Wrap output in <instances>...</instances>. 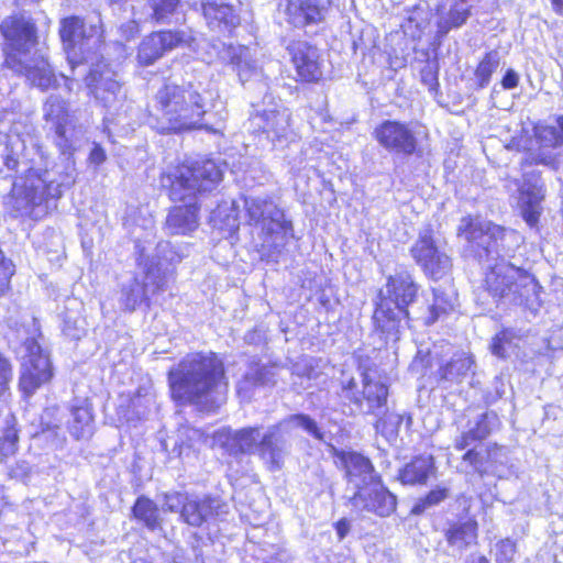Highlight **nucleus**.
<instances>
[{
	"label": "nucleus",
	"instance_id": "f257e3e1",
	"mask_svg": "<svg viewBox=\"0 0 563 563\" xmlns=\"http://www.w3.org/2000/svg\"><path fill=\"white\" fill-rule=\"evenodd\" d=\"M479 261H486L485 287L497 305L521 306L537 312L541 306V286L526 271L508 263L499 254V241L506 230L490 221L464 217L457 228Z\"/></svg>",
	"mask_w": 563,
	"mask_h": 563
},
{
	"label": "nucleus",
	"instance_id": "f03ea898",
	"mask_svg": "<svg viewBox=\"0 0 563 563\" xmlns=\"http://www.w3.org/2000/svg\"><path fill=\"white\" fill-rule=\"evenodd\" d=\"M300 428L319 441L324 440V434L317 422L308 415H290L262 432L260 427L232 430L222 428L213 434V445L220 446L230 455L257 454L267 465L269 471H278L283 467L288 454L286 435Z\"/></svg>",
	"mask_w": 563,
	"mask_h": 563
},
{
	"label": "nucleus",
	"instance_id": "7ed1b4c3",
	"mask_svg": "<svg viewBox=\"0 0 563 563\" xmlns=\"http://www.w3.org/2000/svg\"><path fill=\"white\" fill-rule=\"evenodd\" d=\"M206 99L190 82H165L155 93L151 117L161 133H177L194 129L218 130L202 125L207 112Z\"/></svg>",
	"mask_w": 563,
	"mask_h": 563
},
{
	"label": "nucleus",
	"instance_id": "20e7f679",
	"mask_svg": "<svg viewBox=\"0 0 563 563\" xmlns=\"http://www.w3.org/2000/svg\"><path fill=\"white\" fill-rule=\"evenodd\" d=\"M172 397L180 402L213 399L227 388L224 367L213 353L187 354L169 369Z\"/></svg>",
	"mask_w": 563,
	"mask_h": 563
},
{
	"label": "nucleus",
	"instance_id": "39448f33",
	"mask_svg": "<svg viewBox=\"0 0 563 563\" xmlns=\"http://www.w3.org/2000/svg\"><path fill=\"white\" fill-rule=\"evenodd\" d=\"M419 287L408 272H399L389 276L384 289L379 291L378 302L373 314L375 330L385 340H398L405 319L409 313L407 307L418 295Z\"/></svg>",
	"mask_w": 563,
	"mask_h": 563
},
{
	"label": "nucleus",
	"instance_id": "423d86ee",
	"mask_svg": "<svg viewBox=\"0 0 563 563\" xmlns=\"http://www.w3.org/2000/svg\"><path fill=\"white\" fill-rule=\"evenodd\" d=\"M173 200L195 198L197 192L212 190L222 179V170L212 159H187L168 176Z\"/></svg>",
	"mask_w": 563,
	"mask_h": 563
},
{
	"label": "nucleus",
	"instance_id": "0eeeda50",
	"mask_svg": "<svg viewBox=\"0 0 563 563\" xmlns=\"http://www.w3.org/2000/svg\"><path fill=\"white\" fill-rule=\"evenodd\" d=\"M244 208L249 222L261 229L264 244L283 247L292 236V224L286 220L284 210L268 196L245 197Z\"/></svg>",
	"mask_w": 563,
	"mask_h": 563
},
{
	"label": "nucleus",
	"instance_id": "6e6552de",
	"mask_svg": "<svg viewBox=\"0 0 563 563\" xmlns=\"http://www.w3.org/2000/svg\"><path fill=\"white\" fill-rule=\"evenodd\" d=\"M342 395L361 412L378 416L387 406L388 387L375 374H362V388L354 378L342 382Z\"/></svg>",
	"mask_w": 563,
	"mask_h": 563
},
{
	"label": "nucleus",
	"instance_id": "1a4fd4ad",
	"mask_svg": "<svg viewBox=\"0 0 563 563\" xmlns=\"http://www.w3.org/2000/svg\"><path fill=\"white\" fill-rule=\"evenodd\" d=\"M59 33L69 64L74 67L78 53L84 55L90 44L96 45L100 42L102 27L98 16L88 25L78 16H68L62 21Z\"/></svg>",
	"mask_w": 563,
	"mask_h": 563
},
{
	"label": "nucleus",
	"instance_id": "9d476101",
	"mask_svg": "<svg viewBox=\"0 0 563 563\" xmlns=\"http://www.w3.org/2000/svg\"><path fill=\"white\" fill-rule=\"evenodd\" d=\"M290 111L282 104L258 110L251 117V125L261 131L275 148H284L295 142L296 134L290 129Z\"/></svg>",
	"mask_w": 563,
	"mask_h": 563
},
{
	"label": "nucleus",
	"instance_id": "9b49d317",
	"mask_svg": "<svg viewBox=\"0 0 563 563\" xmlns=\"http://www.w3.org/2000/svg\"><path fill=\"white\" fill-rule=\"evenodd\" d=\"M85 81L89 92L104 108H115L125 99L118 74L103 59L92 65Z\"/></svg>",
	"mask_w": 563,
	"mask_h": 563
},
{
	"label": "nucleus",
	"instance_id": "f8f14e48",
	"mask_svg": "<svg viewBox=\"0 0 563 563\" xmlns=\"http://www.w3.org/2000/svg\"><path fill=\"white\" fill-rule=\"evenodd\" d=\"M410 253L424 273L434 279L448 274L452 267L450 256L437 245L430 229H424L419 233Z\"/></svg>",
	"mask_w": 563,
	"mask_h": 563
},
{
	"label": "nucleus",
	"instance_id": "ddd939ff",
	"mask_svg": "<svg viewBox=\"0 0 563 563\" xmlns=\"http://www.w3.org/2000/svg\"><path fill=\"white\" fill-rule=\"evenodd\" d=\"M506 187H512L519 192L518 205L521 216L529 227H536L541 216V201L544 198L543 184L534 172L526 173L520 183L517 179L509 180Z\"/></svg>",
	"mask_w": 563,
	"mask_h": 563
},
{
	"label": "nucleus",
	"instance_id": "4468645a",
	"mask_svg": "<svg viewBox=\"0 0 563 563\" xmlns=\"http://www.w3.org/2000/svg\"><path fill=\"white\" fill-rule=\"evenodd\" d=\"M373 134L378 144L390 153L409 156L417 150L418 141L408 123L385 120L375 128Z\"/></svg>",
	"mask_w": 563,
	"mask_h": 563
},
{
	"label": "nucleus",
	"instance_id": "2eb2a0df",
	"mask_svg": "<svg viewBox=\"0 0 563 563\" xmlns=\"http://www.w3.org/2000/svg\"><path fill=\"white\" fill-rule=\"evenodd\" d=\"M221 58L228 62L236 73L241 84L265 79L262 55L244 45H228L221 52Z\"/></svg>",
	"mask_w": 563,
	"mask_h": 563
},
{
	"label": "nucleus",
	"instance_id": "dca6fc26",
	"mask_svg": "<svg viewBox=\"0 0 563 563\" xmlns=\"http://www.w3.org/2000/svg\"><path fill=\"white\" fill-rule=\"evenodd\" d=\"M142 269L144 275L142 280L134 277L122 288L121 302L126 310L133 311L140 303L165 288L162 268L157 272L151 267Z\"/></svg>",
	"mask_w": 563,
	"mask_h": 563
},
{
	"label": "nucleus",
	"instance_id": "f3484780",
	"mask_svg": "<svg viewBox=\"0 0 563 563\" xmlns=\"http://www.w3.org/2000/svg\"><path fill=\"white\" fill-rule=\"evenodd\" d=\"M350 503L357 511L374 512L379 517L389 516L396 509V496L378 483L355 492Z\"/></svg>",
	"mask_w": 563,
	"mask_h": 563
},
{
	"label": "nucleus",
	"instance_id": "a211bd4d",
	"mask_svg": "<svg viewBox=\"0 0 563 563\" xmlns=\"http://www.w3.org/2000/svg\"><path fill=\"white\" fill-rule=\"evenodd\" d=\"M0 31L8 42L10 51L8 55L15 57L16 54L26 53L34 44V24L32 19L23 15H13L4 19L0 24Z\"/></svg>",
	"mask_w": 563,
	"mask_h": 563
},
{
	"label": "nucleus",
	"instance_id": "6ab92c4d",
	"mask_svg": "<svg viewBox=\"0 0 563 563\" xmlns=\"http://www.w3.org/2000/svg\"><path fill=\"white\" fill-rule=\"evenodd\" d=\"M35 173L29 169L26 175L16 178L4 205L14 218L32 216L35 208Z\"/></svg>",
	"mask_w": 563,
	"mask_h": 563
},
{
	"label": "nucleus",
	"instance_id": "aec40b11",
	"mask_svg": "<svg viewBox=\"0 0 563 563\" xmlns=\"http://www.w3.org/2000/svg\"><path fill=\"white\" fill-rule=\"evenodd\" d=\"M184 41V34L174 31L153 32L144 37L137 48V62L150 66Z\"/></svg>",
	"mask_w": 563,
	"mask_h": 563
},
{
	"label": "nucleus",
	"instance_id": "412c9836",
	"mask_svg": "<svg viewBox=\"0 0 563 563\" xmlns=\"http://www.w3.org/2000/svg\"><path fill=\"white\" fill-rule=\"evenodd\" d=\"M330 0H289L285 14L295 27H306L322 23L330 10Z\"/></svg>",
	"mask_w": 563,
	"mask_h": 563
},
{
	"label": "nucleus",
	"instance_id": "4be33fe9",
	"mask_svg": "<svg viewBox=\"0 0 563 563\" xmlns=\"http://www.w3.org/2000/svg\"><path fill=\"white\" fill-rule=\"evenodd\" d=\"M228 512V505L220 498L205 496L202 498L191 496L180 510L181 519L192 527H200L210 519Z\"/></svg>",
	"mask_w": 563,
	"mask_h": 563
},
{
	"label": "nucleus",
	"instance_id": "5701e85b",
	"mask_svg": "<svg viewBox=\"0 0 563 563\" xmlns=\"http://www.w3.org/2000/svg\"><path fill=\"white\" fill-rule=\"evenodd\" d=\"M43 118L51 124L57 137L59 146L70 147L68 133L73 129V117L67 102L60 95L52 93L43 104Z\"/></svg>",
	"mask_w": 563,
	"mask_h": 563
},
{
	"label": "nucleus",
	"instance_id": "b1692460",
	"mask_svg": "<svg viewBox=\"0 0 563 563\" xmlns=\"http://www.w3.org/2000/svg\"><path fill=\"white\" fill-rule=\"evenodd\" d=\"M471 0H440L437 7V34L445 36L463 26L471 15Z\"/></svg>",
	"mask_w": 563,
	"mask_h": 563
},
{
	"label": "nucleus",
	"instance_id": "393cba45",
	"mask_svg": "<svg viewBox=\"0 0 563 563\" xmlns=\"http://www.w3.org/2000/svg\"><path fill=\"white\" fill-rule=\"evenodd\" d=\"M287 48L297 74L302 80L316 81L322 76L317 47L305 41H297L289 44Z\"/></svg>",
	"mask_w": 563,
	"mask_h": 563
},
{
	"label": "nucleus",
	"instance_id": "a878e982",
	"mask_svg": "<svg viewBox=\"0 0 563 563\" xmlns=\"http://www.w3.org/2000/svg\"><path fill=\"white\" fill-rule=\"evenodd\" d=\"M202 9L209 29L217 33H230L240 23L235 9L223 0H206Z\"/></svg>",
	"mask_w": 563,
	"mask_h": 563
},
{
	"label": "nucleus",
	"instance_id": "bb28decb",
	"mask_svg": "<svg viewBox=\"0 0 563 563\" xmlns=\"http://www.w3.org/2000/svg\"><path fill=\"white\" fill-rule=\"evenodd\" d=\"M199 207L196 202L172 208L165 220V231L170 235H188L199 225Z\"/></svg>",
	"mask_w": 563,
	"mask_h": 563
},
{
	"label": "nucleus",
	"instance_id": "cd10ccee",
	"mask_svg": "<svg viewBox=\"0 0 563 563\" xmlns=\"http://www.w3.org/2000/svg\"><path fill=\"white\" fill-rule=\"evenodd\" d=\"M137 249V264L141 268L147 269L151 267L154 272L162 268L164 276V285L166 284V276L169 273V266L180 262L181 255L175 250L169 242H159L156 246V256L150 257L146 246L136 245Z\"/></svg>",
	"mask_w": 563,
	"mask_h": 563
},
{
	"label": "nucleus",
	"instance_id": "c85d7f7f",
	"mask_svg": "<svg viewBox=\"0 0 563 563\" xmlns=\"http://www.w3.org/2000/svg\"><path fill=\"white\" fill-rule=\"evenodd\" d=\"M342 461L345 467L347 483L355 492L376 483L373 465L367 457L355 452H350L344 454Z\"/></svg>",
	"mask_w": 563,
	"mask_h": 563
},
{
	"label": "nucleus",
	"instance_id": "c756f323",
	"mask_svg": "<svg viewBox=\"0 0 563 563\" xmlns=\"http://www.w3.org/2000/svg\"><path fill=\"white\" fill-rule=\"evenodd\" d=\"M276 383V371L272 366H257L251 368L243 379L238 383V395L242 400H250L251 388L255 386H273Z\"/></svg>",
	"mask_w": 563,
	"mask_h": 563
},
{
	"label": "nucleus",
	"instance_id": "7c9ffc66",
	"mask_svg": "<svg viewBox=\"0 0 563 563\" xmlns=\"http://www.w3.org/2000/svg\"><path fill=\"white\" fill-rule=\"evenodd\" d=\"M505 456L504 449L496 444L488 448L485 453L476 450H468L463 460L468 462L474 471L481 475L484 474H497V466L495 463H503L501 459Z\"/></svg>",
	"mask_w": 563,
	"mask_h": 563
},
{
	"label": "nucleus",
	"instance_id": "2f4dec72",
	"mask_svg": "<svg viewBox=\"0 0 563 563\" xmlns=\"http://www.w3.org/2000/svg\"><path fill=\"white\" fill-rule=\"evenodd\" d=\"M433 472V457L431 455H420L405 465L399 473V478L402 484H423Z\"/></svg>",
	"mask_w": 563,
	"mask_h": 563
},
{
	"label": "nucleus",
	"instance_id": "473e14b6",
	"mask_svg": "<svg viewBox=\"0 0 563 563\" xmlns=\"http://www.w3.org/2000/svg\"><path fill=\"white\" fill-rule=\"evenodd\" d=\"M473 364L474 361L471 355L465 352L456 353L450 362L440 367V379L451 383H460L467 376Z\"/></svg>",
	"mask_w": 563,
	"mask_h": 563
},
{
	"label": "nucleus",
	"instance_id": "72a5a7b5",
	"mask_svg": "<svg viewBox=\"0 0 563 563\" xmlns=\"http://www.w3.org/2000/svg\"><path fill=\"white\" fill-rule=\"evenodd\" d=\"M35 344V340H26L20 353L22 358V369L20 376V388L26 397H32L35 393V356L32 352V347Z\"/></svg>",
	"mask_w": 563,
	"mask_h": 563
},
{
	"label": "nucleus",
	"instance_id": "f704fd0d",
	"mask_svg": "<svg viewBox=\"0 0 563 563\" xmlns=\"http://www.w3.org/2000/svg\"><path fill=\"white\" fill-rule=\"evenodd\" d=\"M445 536L450 545L463 550L476 541L477 522L474 520L456 522L448 529Z\"/></svg>",
	"mask_w": 563,
	"mask_h": 563
},
{
	"label": "nucleus",
	"instance_id": "c9c22d12",
	"mask_svg": "<svg viewBox=\"0 0 563 563\" xmlns=\"http://www.w3.org/2000/svg\"><path fill=\"white\" fill-rule=\"evenodd\" d=\"M135 519L142 521L150 530L161 527L159 510L156 504L147 497L141 496L136 499L133 508Z\"/></svg>",
	"mask_w": 563,
	"mask_h": 563
},
{
	"label": "nucleus",
	"instance_id": "e433bc0d",
	"mask_svg": "<svg viewBox=\"0 0 563 563\" xmlns=\"http://www.w3.org/2000/svg\"><path fill=\"white\" fill-rule=\"evenodd\" d=\"M37 87L40 88H49L52 86L56 88H60V81L64 87L62 90L69 92L71 90L73 79L67 76L59 74L58 77L55 75L51 65L44 59L37 58Z\"/></svg>",
	"mask_w": 563,
	"mask_h": 563
},
{
	"label": "nucleus",
	"instance_id": "4c0bfd02",
	"mask_svg": "<svg viewBox=\"0 0 563 563\" xmlns=\"http://www.w3.org/2000/svg\"><path fill=\"white\" fill-rule=\"evenodd\" d=\"M68 429L70 434L77 440L91 437L93 427L90 410L87 407L73 408Z\"/></svg>",
	"mask_w": 563,
	"mask_h": 563
},
{
	"label": "nucleus",
	"instance_id": "58836bf2",
	"mask_svg": "<svg viewBox=\"0 0 563 563\" xmlns=\"http://www.w3.org/2000/svg\"><path fill=\"white\" fill-rule=\"evenodd\" d=\"M499 65L500 54L498 51H490L484 55L474 73L478 89H483L489 85L492 75L497 70Z\"/></svg>",
	"mask_w": 563,
	"mask_h": 563
},
{
	"label": "nucleus",
	"instance_id": "ea45409f",
	"mask_svg": "<svg viewBox=\"0 0 563 563\" xmlns=\"http://www.w3.org/2000/svg\"><path fill=\"white\" fill-rule=\"evenodd\" d=\"M433 303L429 308V316L426 318V324L428 325L438 321L442 314L452 311L456 301L453 291L444 292L440 289H433Z\"/></svg>",
	"mask_w": 563,
	"mask_h": 563
},
{
	"label": "nucleus",
	"instance_id": "a19ab883",
	"mask_svg": "<svg viewBox=\"0 0 563 563\" xmlns=\"http://www.w3.org/2000/svg\"><path fill=\"white\" fill-rule=\"evenodd\" d=\"M536 137L542 148H554L563 144V119L558 125H542L536 128Z\"/></svg>",
	"mask_w": 563,
	"mask_h": 563
},
{
	"label": "nucleus",
	"instance_id": "79ce46f5",
	"mask_svg": "<svg viewBox=\"0 0 563 563\" xmlns=\"http://www.w3.org/2000/svg\"><path fill=\"white\" fill-rule=\"evenodd\" d=\"M18 440L15 421L13 417H10L5 420V427L0 433V456L8 457L13 455L18 448Z\"/></svg>",
	"mask_w": 563,
	"mask_h": 563
},
{
	"label": "nucleus",
	"instance_id": "37998d69",
	"mask_svg": "<svg viewBox=\"0 0 563 563\" xmlns=\"http://www.w3.org/2000/svg\"><path fill=\"white\" fill-rule=\"evenodd\" d=\"M498 426L499 420L497 415L494 412H485L478 416L475 424L471 427L468 431L477 441L488 437Z\"/></svg>",
	"mask_w": 563,
	"mask_h": 563
},
{
	"label": "nucleus",
	"instance_id": "c03bdc74",
	"mask_svg": "<svg viewBox=\"0 0 563 563\" xmlns=\"http://www.w3.org/2000/svg\"><path fill=\"white\" fill-rule=\"evenodd\" d=\"M402 422V417L397 413H389L379 418L375 423V429L388 442H394L398 437V429Z\"/></svg>",
	"mask_w": 563,
	"mask_h": 563
},
{
	"label": "nucleus",
	"instance_id": "a18cd8bd",
	"mask_svg": "<svg viewBox=\"0 0 563 563\" xmlns=\"http://www.w3.org/2000/svg\"><path fill=\"white\" fill-rule=\"evenodd\" d=\"M53 375L54 368L51 361V354L37 344V388L40 385L48 383Z\"/></svg>",
	"mask_w": 563,
	"mask_h": 563
},
{
	"label": "nucleus",
	"instance_id": "49530a36",
	"mask_svg": "<svg viewBox=\"0 0 563 563\" xmlns=\"http://www.w3.org/2000/svg\"><path fill=\"white\" fill-rule=\"evenodd\" d=\"M152 16L157 22H165L177 9L179 0H148Z\"/></svg>",
	"mask_w": 563,
	"mask_h": 563
},
{
	"label": "nucleus",
	"instance_id": "de8ad7c7",
	"mask_svg": "<svg viewBox=\"0 0 563 563\" xmlns=\"http://www.w3.org/2000/svg\"><path fill=\"white\" fill-rule=\"evenodd\" d=\"M514 334L511 331L505 330L496 334L492 343V353L498 357H507L510 351L516 346L512 342Z\"/></svg>",
	"mask_w": 563,
	"mask_h": 563
},
{
	"label": "nucleus",
	"instance_id": "09e8293b",
	"mask_svg": "<svg viewBox=\"0 0 563 563\" xmlns=\"http://www.w3.org/2000/svg\"><path fill=\"white\" fill-rule=\"evenodd\" d=\"M516 554V544L510 539H504L496 543L495 560L497 563H512Z\"/></svg>",
	"mask_w": 563,
	"mask_h": 563
},
{
	"label": "nucleus",
	"instance_id": "8fccbe9b",
	"mask_svg": "<svg viewBox=\"0 0 563 563\" xmlns=\"http://www.w3.org/2000/svg\"><path fill=\"white\" fill-rule=\"evenodd\" d=\"M59 408L51 407L46 408L41 417V426L42 432L45 433L47 431L55 432L56 429L59 428L60 418L58 417Z\"/></svg>",
	"mask_w": 563,
	"mask_h": 563
},
{
	"label": "nucleus",
	"instance_id": "3c124183",
	"mask_svg": "<svg viewBox=\"0 0 563 563\" xmlns=\"http://www.w3.org/2000/svg\"><path fill=\"white\" fill-rule=\"evenodd\" d=\"M63 332L71 340H79L86 332L84 321L79 318L66 317L64 319Z\"/></svg>",
	"mask_w": 563,
	"mask_h": 563
},
{
	"label": "nucleus",
	"instance_id": "603ef678",
	"mask_svg": "<svg viewBox=\"0 0 563 563\" xmlns=\"http://www.w3.org/2000/svg\"><path fill=\"white\" fill-rule=\"evenodd\" d=\"M14 274V265L10 260L4 258L0 250V295H2L9 286L10 279Z\"/></svg>",
	"mask_w": 563,
	"mask_h": 563
},
{
	"label": "nucleus",
	"instance_id": "864d4df0",
	"mask_svg": "<svg viewBox=\"0 0 563 563\" xmlns=\"http://www.w3.org/2000/svg\"><path fill=\"white\" fill-rule=\"evenodd\" d=\"M190 497L178 492L166 493L164 494V507L172 512H177L183 509V506Z\"/></svg>",
	"mask_w": 563,
	"mask_h": 563
},
{
	"label": "nucleus",
	"instance_id": "5fc2aeb1",
	"mask_svg": "<svg viewBox=\"0 0 563 563\" xmlns=\"http://www.w3.org/2000/svg\"><path fill=\"white\" fill-rule=\"evenodd\" d=\"M446 497H448V489L446 488L438 487L435 489H432L426 496L424 500H422L421 505L418 504V505L415 506L413 512L419 514L426 507L437 505V504L441 503L442 500H444Z\"/></svg>",
	"mask_w": 563,
	"mask_h": 563
},
{
	"label": "nucleus",
	"instance_id": "6e6d98bb",
	"mask_svg": "<svg viewBox=\"0 0 563 563\" xmlns=\"http://www.w3.org/2000/svg\"><path fill=\"white\" fill-rule=\"evenodd\" d=\"M12 378V366L7 357L0 353V397L8 389V385Z\"/></svg>",
	"mask_w": 563,
	"mask_h": 563
},
{
	"label": "nucleus",
	"instance_id": "4d7b16f0",
	"mask_svg": "<svg viewBox=\"0 0 563 563\" xmlns=\"http://www.w3.org/2000/svg\"><path fill=\"white\" fill-rule=\"evenodd\" d=\"M519 76L514 69H508L501 79V86L504 89H514L518 86Z\"/></svg>",
	"mask_w": 563,
	"mask_h": 563
},
{
	"label": "nucleus",
	"instance_id": "13d9d810",
	"mask_svg": "<svg viewBox=\"0 0 563 563\" xmlns=\"http://www.w3.org/2000/svg\"><path fill=\"white\" fill-rule=\"evenodd\" d=\"M106 152L99 144H93L89 154V162L95 165H101L106 161Z\"/></svg>",
	"mask_w": 563,
	"mask_h": 563
},
{
	"label": "nucleus",
	"instance_id": "bf43d9fd",
	"mask_svg": "<svg viewBox=\"0 0 563 563\" xmlns=\"http://www.w3.org/2000/svg\"><path fill=\"white\" fill-rule=\"evenodd\" d=\"M475 441V438L471 435L470 431H467L463 433L459 439H456L455 448L457 450H464Z\"/></svg>",
	"mask_w": 563,
	"mask_h": 563
},
{
	"label": "nucleus",
	"instance_id": "052dcab7",
	"mask_svg": "<svg viewBox=\"0 0 563 563\" xmlns=\"http://www.w3.org/2000/svg\"><path fill=\"white\" fill-rule=\"evenodd\" d=\"M532 161L536 164H542L545 166H550L555 162V157L551 153H539V154L533 155Z\"/></svg>",
	"mask_w": 563,
	"mask_h": 563
},
{
	"label": "nucleus",
	"instance_id": "680f3d73",
	"mask_svg": "<svg viewBox=\"0 0 563 563\" xmlns=\"http://www.w3.org/2000/svg\"><path fill=\"white\" fill-rule=\"evenodd\" d=\"M335 530L339 537V540L345 538V536L350 531V522L346 519H341L335 523Z\"/></svg>",
	"mask_w": 563,
	"mask_h": 563
},
{
	"label": "nucleus",
	"instance_id": "e2e57ef3",
	"mask_svg": "<svg viewBox=\"0 0 563 563\" xmlns=\"http://www.w3.org/2000/svg\"><path fill=\"white\" fill-rule=\"evenodd\" d=\"M122 31L126 34V40H129L137 33V24L134 21H130L122 26Z\"/></svg>",
	"mask_w": 563,
	"mask_h": 563
},
{
	"label": "nucleus",
	"instance_id": "0e129e2a",
	"mask_svg": "<svg viewBox=\"0 0 563 563\" xmlns=\"http://www.w3.org/2000/svg\"><path fill=\"white\" fill-rule=\"evenodd\" d=\"M311 372L312 369L311 368H308V365L306 364L305 365V368H301V366L299 364H296L294 366V372L292 374L295 375H298V376H307L309 379L311 378Z\"/></svg>",
	"mask_w": 563,
	"mask_h": 563
},
{
	"label": "nucleus",
	"instance_id": "69168bd1",
	"mask_svg": "<svg viewBox=\"0 0 563 563\" xmlns=\"http://www.w3.org/2000/svg\"><path fill=\"white\" fill-rule=\"evenodd\" d=\"M422 79L424 82L429 84L430 86L433 85L435 81V77L431 70H422Z\"/></svg>",
	"mask_w": 563,
	"mask_h": 563
},
{
	"label": "nucleus",
	"instance_id": "338daca9",
	"mask_svg": "<svg viewBox=\"0 0 563 563\" xmlns=\"http://www.w3.org/2000/svg\"><path fill=\"white\" fill-rule=\"evenodd\" d=\"M552 3L558 12H563V0H552Z\"/></svg>",
	"mask_w": 563,
	"mask_h": 563
},
{
	"label": "nucleus",
	"instance_id": "774afa93",
	"mask_svg": "<svg viewBox=\"0 0 563 563\" xmlns=\"http://www.w3.org/2000/svg\"><path fill=\"white\" fill-rule=\"evenodd\" d=\"M468 563H489L485 556L473 558Z\"/></svg>",
	"mask_w": 563,
	"mask_h": 563
}]
</instances>
